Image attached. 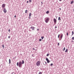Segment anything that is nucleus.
Returning <instances> with one entry per match:
<instances>
[{
	"label": "nucleus",
	"instance_id": "obj_34",
	"mask_svg": "<svg viewBox=\"0 0 74 74\" xmlns=\"http://www.w3.org/2000/svg\"><path fill=\"white\" fill-rule=\"evenodd\" d=\"M10 38V36H8V38Z\"/></svg>",
	"mask_w": 74,
	"mask_h": 74
},
{
	"label": "nucleus",
	"instance_id": "obj_18",
	"mask_svg": "<svg viewBox=\"0 0 74 74\" xmlns=\"http://www.w3.org/2000/svg\"><path fill=\"white\" fill-rule=\"evenodd\" d=\"M27 10H25V13L27 14Z\"/></svg>",
	"mask_w": 74,
	"mask_h": 74
},
{
	"label": "nucleus",
	"instance_id": "obj_27",
	"mask_svg": "<svg viewBox=\"0 0 74 74\" xmlns=\"http://www.w3.org/2000/svg\"><path fill=\"white\" fill-rule=\"evenodd\" d=\"M66 35L67 36H69V34L68 33V32H67Z\"/></svg>",
	"mask_w": 74,
	"mask_h": 74
},
{
	"label": "nucleus",
	"instance_id": "obj_19",
	"mask_svg": "<svg viewBox=\"0 0 74 74\" xmlns=\"http://www.w3.org/2000/svg\"><path fill=\"white\" fill-rule=\"evenodd\" d=\"M31 15H32V14H31V13H30L29 14V16L30 17L31 16Z\"/></svg>",
	"mask_w": 74,
	"mask_h": 74
},
{
	"label": "nucleus",
	"instance_id": "obj_13",
	"mask_svg": "<svg viewBox=\"0 0 74 74\" xmlns=\"http://www.w3.org/2000/svg\"><path fill=\"white\" fill-rule=\"evenodd\" d=\"M74 31H72V36H73V35L74 34Z\"/></svg>",
	"mask_w": 74,
	"mask_h": 74
},
{
	"label": "nucleus",
	"instance_id": "obj_11",
	"mask_svg": "<svg viewBox=\"0 0 74 74\" xmlns=\"http://www.w3.org/2000/svg\"><path fill=\"white\" fill-rule=\"evenodd\" d=\"M58 20L59 21H60V20H61V19H60V17H58Z\"/></svg>",
	"mask_w": 74,
	"mask_h": 74
},
{
	"label": "nucleus",
	"instance_id": "obj_44",
	"mask_svg": "<svg viewBox=\"0 0 74 74\" xmlns=\"http://www.w3.org/2000/svg\"><path fill=\"white\" fill-rule=\"evenodd\" d=\"M32 56H33V57H34V56H33V55H32Z\"/></svg>",
	"mask_w": 74,
	"mask_h": 74
},
{
	"label": "nucleus",
	"instance_id": "obj_21",
	"mask_svg": "<svg viewBox=\"0 0 74 74\" xmlns=\"http://www.w3.org/2000/svg\"><path fill=\"white\" fill-rule=\"evenodd\" d=\"M29 3H31L32 2V0H29Z\"/></svg>",
	"mask_w": 74,
	"mask_h": 74
},
{
	"label": "nucleus",
	"instance_id": "obj_28",
	"mask_svg": "<svg viewBox=\"0 0 74 74\" xmlns=\"http://www.w3.org/2000/svg\"><path fill=\"white\" fill-rule=\"evenodd\" d=\"M41 40H42L41 39H40L39 40V41H41Z\"/></svg>",
	"mask_w": 74,
	"mask_h": 74
},
{
	"label": "nucleus",
	"instance_id": "obj_1",
	"mask_svg": "<svg viewBox=\"0 0 74 74\" xmlns=\"http://www.w3.org/2000/svg\"><path fill=\"white\" fill-rule=\"evenodd\" d=\"M60 34H59L58 36V38H59V40L60 41L62 40V38L63 37V34H61L60 35Z\"/></svg>",
	"mask_w": 74,
	"mask_h": 74
},
{
	"label": "nucleus",
	"instance_id": "obj_17",
	"mask_svg": "<svg viewBox=\"0 0 74 74\" xmlns=\"http://www.w3.org/2000/svg\"><path fill=\"white\" fill-rule=\"evenodd\" d=\"M73 3H74V1H72L71 2V4H72Z\"/></svg>",
	"mask_w": 74,
	"mask_h": 74
},
{
	"label": "nucleus",
	"instance_id": "obj_36",
	"mask_svg": "<svg viewBox=\"0 0 74 74\" xmlns=\"http://www.w3.org/2000/svg\"><path fill=\"white\" fill-rule=\"evenodd\" d=\"M37 31H39V29H37Z\"/></svg>",
	"mask_w": 74,
	"mask_h": 74
},
{
	"label": "nucleus",
	"instance_id": "obj_31",
	"mask_svg": "<svg viewBox=\"0 0 74 74\" xmlns=\"http://www.w3.org/2000/svg\"><path fill=\"white\" fill-rule=\"evenodd\" d=\"M41 3L42 4H43V3H42V2H41Z\"/></svg>",
	"mask_w": 74,
	"mask_h": 74
},
{
	"label": "nucleus",
	"instance_id": "obj_41",
	"mask_svg": "<svg viewBox=\"0 0 74 74\" xmlns=\"http://www.w3.org/2000/svg\"><path fill=\"white\" fill-rule=\"evenodd\" d=\"M59 9H60V10H61V8H59Z\"/></svg>",
	"mask_w": 74,
	"mask_h": 74
},
{
	"label": "nucleus",
	"instance_id": "obj_42",
	"mask_svg": "<svg viewBox=\"0 0 74 74\" xmlns=\"http://www.w3.org/2000/svg\"><path fill=\"white\" fill-rule=\"evenodd\" d=\"M14 59H15V57H14V58H13V59H14Z\"/></svg>",
	"mask_w": 74,
	"mask_h": 74
},
{
	"label": "nucleus",
	"instance_id": "obj_33",
	"mask_svg": "<svg viewBox=\"0 0 74 74\" xmlns=\"http://www.w3.org/2000/svg\"><path fill=\"white\" fill-rule=\"evenodd\" d=\"M45 63L46 64H47V62L45 61Z\"/></svg>",
	"mask_w": 74,
	"mask_h": 74
},
{
	"label": "nucleus",
	"instance_id": "obj_7",
	"mask_svg": "<svg viewBox=\"0 0 74 74\" xmlns=\"http://www.w3.org/2000/svg\"><path fill=\"white\" fill-rule=\"evenodd\" d=\"M53 21H54V22L55 23H56L57 22V21L56 20V19L55 18H54L53 20Z\"/></svg>",
	"mask_w": 74,
	"mask_h": 74
},
{
	"label": "nucleus",
	"instance_id": "obj_37",
	"mask_svg": "<svg viewBox=\"0 0 74 74\" xmlns=\"http://www.w3.org/2000/svg\"><path fill=\"white\" fill-rule=\"evenodd\" d=\"M27 3H29V1H27Z\"/></svg>",
	"mask_w": 74,
	"mask_h": 74
},
{
	"label": "nucleus",
	"instance_id": "obj_43",
	"mask_svg": "<svg viewBox=\"0 0 74 74\" xmlns=\"http://www.w3.org/2000/svg\"><path fill=\"white\" fill-rule=\"evenodd\" d=\"M43 64L45 65V66L46 65H45L44 64V63H43Z\"/></svg>",
	"mask_w": 74,
	"mask_h": 74
},
{
	"label": "nucleus",
	"instance_id": "obj_20",
	"mask_svg": "<svg viewBox=\"0 0 74 74\" xmlns=\"http://www.w3.org/2000/svg\"><path fill=\"white\" fill-rule=\"evenodd\" d=\"M65 49H66V48H65V47H64L63 50V51H64Z\"/></svg>",
	"mask_w": 74,
	"mask_h": 74
},
{
	"label": "nucleus",
	"instance_id": "obj_32",
	"mask_svg": "<svg viewBox=\"0 0 74 74\" xmlns=\"http://www.w3.org/2000/svg\"><path fill=\"white\" fill-rule=\"evenodd\" d=\"M32 49H33V50H35V49H34V48H33Z\"/></svg>",
	"mask_w": 74,
	"mask_h": 74
},
{
	"label": "nucleus",
	"instance_id": "obj_6",
	"mask_svg": "<svg viewBox=\"0 0 74 74\" xmlns=\"http://www.w3.org/2000/svg\"><path fill=\"white\" fill-rule=\"evenodd\" d=\"M5 4H3L2 5V7L3 8H5Z\"/></svg>",
	"mask_w": 74,
	"mask_h": 74
},
{
	"label": "nucleus",
	"instance_id": "obj_45",
	"mask_svg": "<svg viewBox=\"0 0 74 74\" xmlns=\"http://www.w3.org/2000/svg\"><path fill=\"white\" fill-rule=\"evenodd\" d=\"M54 25H55V24H54Z\"/></svg>",
	"mask_w": 74,
	"mask_h": 74
},
{
	"label": "nucleus",
	"instance_id": "obj_23",
	"mask_svg": "<svg viewBox=\"0 0 74 74\" xmlns=\"http://www.w3.org/2000/svg\"><path fill=\"white\" fill-rule=\"evenodd\" d=\"M50 66H53V63H52L51 64H50Z\"/></svg>",
	"mask_w": 74,
	"mask_h": 74
},
{
	"label": "nucleus",
	"instance_id": "obj_12",
	"mask_svg": "<svg viewBox=\"0 0 74 74\" xmlns=\"http://www.w3.org/2000/svg\"><path fill=\"white\" fill-rule=\"evenodd\" d=\"M24 63H25V62H24V60H22V64H24Z\"/></svg>",
	"mask_w": 74,
	"mask_h": 74
},
{
	"label": "nucleus",
	"instance_id": "obj_4",
	"mask_svg": "<svg viewBox=\"0 0 74 74\" xmlns=\"http://www.w3.org/2000/svg\"><path fill=\"white\" fill-rule=\"evenodd\" d=\"M36 65L37 66H39L40 65V61H38L36 63Z\"/></svg>",
	"mask_w": 74,
	"mask_h": 74
},
{
	"label": "nucleus",
	"instance_id": "obj_25",
	"mask_svg": "<svg viewBox=\"0 0 74 74\" xmlns=\"http://www.w3.org/2000/svg\"><path fill=\"white\" fill-rule=\"evenodd\" d=\"M2 47L3 48H4V45H2Z\"/></svg>",
	"mask_w": 74,
	"mask_h": 74
},
{
	"label": "nucleus",
	"instance_id": "obj_5",
	"mask_svg": "<svg viewBox=\"0 0 74 74\" xmlns=\"http://www.w3.org/2000/svg\"><path fill=\"white\" fill-rule=\"evenodd\" d=\"M46 61H47V63H49L50 62V61H49V60L48 59V58H46Z\"/></svg>",
	"mask_w": 74,
	"mask_h": 74
},
{
	"label": "nucleus",
	"instance_id": "obj_9",
	"mask_svg": "<svg viewBox=\"0 0 74 74\" xmlns=\"http://www.w3.org/2000/svg\"><path fill=\"white\" fill-rule=\"evenodd\" d=\"M31 29H32L33 30L34 29V27H31Z\"/></svg>",
	"mask_w": 74,
	"mask_h": 74
},
{
	"label": "nucleus",
	"instance_id": "obj_38",
	"mask_svg": "<svg viewBox=\"0 0 74 74\" xmlns=\"http://www.w3.org/2000/svg\"><path fill=\"white\" fill-rule=\"evenodd\" d=\"M14 18H16V15H15L14 16Z\"/></svg>",
	"mask_w": 74,
	"mask_h": 74
},
{
	"label": "nucleus",
	"instance_id": "obj_30",
	"mask_svg": "<svg viewBox=\"0 0 74 74\" xmlns=\"http://www.w3.org/2000/svg\"><path fill=\"white\" fill-rule=\"evenodd\" d=\"M59 43H58V46H59Z\"/></svg>",
	"mask_w": 74,
	"mask_h": 74
},
{
	"label": "nucleus",
	"instance_id": "obj_47",
	"mask_svg": "<svg viewBox=\"0 0 74 74\" xmlns=\"http://www.w3.org/2000/svg\"><path fill=\"white\" fill-rule=\"evenodd\" d=\"M56 18H57V17H56Z\"/></svg>",
	"mask_w": 74,
	"mask_h": 74
},
{
	"label": "nucleus",
	"instance_id": "obj_3",
	"mask_svg": "<svg viewBox=\"0 0 74 74\" xmlns=\"http://www.w3.org/2000/svg\"><path fill=\"white\" fill-rule=\"evenodd\" d=\"M46 18H47L46 19ZM45 19L46 20H45V21L46 23H47L48 22H49V17H46L45 18Z\"/></svg>",
	"mask_w": 74,
	"mask_h": 74
},
{
	"label": "nucleus",
	"instance_id": "obj_35",
	"mask_svg": "<svg viewBox=\"0 0 74 74\" xmlns=\"http://www.w3.org/2000/svg\"><path fill=\"white\" fill-rule=\"evenodd\" d=\"M56 26L55 27V28H57V27L56 26Z\"/></svg>",
	"mask_w": 74,
	"mask_h": 74
},
{
	"label": "nucleus",
	"instance_id": "obj_24",
	"mask_svg": "<svg viewBox=\"0 0 74 74\" xmlns=\"http://www.w3.org/2000/svg\"><path fill=\"white\" fill-rule=\"evenodd\" d=\"M42 74V72H40L39 73V74Z\"/></svg>",
	"mask_w": 74,
	"mask_h": 74
},
{
	"label": "nucleus",
	"instance_id": "obj_8",
	"mask_svg": "<svg viewBox=\"0 0 74 74\" xmlns=\"http://www.w3.org/2000/svg\"><path fill=\"white\" fill-rule=\"evenodd\" d=\"M3 12H4L5 13L6 12H7V10L5 8H4L3 9Z\"/></svg>",
	"mask_w": 74,
	"mask_h": 74
},
{
	"label": "nucleus",
	"instance_id": "obj_14",
	"mask_svg": "<svg viewBox=\"0 0 74 74\" xmlns=\"http://www.w3.org/2000/svg\"><path fill=\"white\" fill-rule=\"evenodd\" d=\"M68 52V49H66L65 51V52Z\"/></svg>",
	"mask_w": 74,
	"mask_h": 74
},
{
	"label": "nucleus",
	"instance_id": "obj_10",
	"mask_svg": "<svg viewBox=\"0 0 74 74\" xmlns=\"http://www.w3.org/2000/svg\"><path fill=\"white\" fill-rule=\"evenodd\" d=\"M49 13V11H47L46 12V13L47 14H48V13Z\"/></svg>",
	"mask_w": 74,
	"mask_h": 74
},
{
	"label": "nucleus",
	"instance_id": "obj_39",
	"mask_svg": "<svg viewBox=\"0 0 74 74\" xmlns=\"http://www.w3.org/2000/svg\"><path fill=\"white\" fill-rule=\"evenodd\" d=\"M62 0H59L60 1H62Z\"/></svg>",
	"mask_w": 74,
	"mask_h": 74
},
{
	"label": "nucleus",
	"instance_id": "obj_16",
	"mask_svg": "<svg viewBox=\"0 0 74 74\" xmlns=\"http://www.w3.org/2000/svg\"><path fill=\"white\" fill-rule=\"evenodd\" d=\"M44 36H42L41 37V38L42 40H43V39H44Z\"/></svg>",
	"mask_w": 74,
	"mask_h": 74
},
{
	"label": "nucleus",
	"instance_id": "obj_15",
	"mask_svg": "<svg viewBox=\"0 0 74 74\" xmlns=\"http://www.w3.org/2000/svg\"><path fill=\"white\" fill-rule=\"evenodd\" d=\"M9 64H10L11 63V59H9Z\"/></svg>",
	"mask_w": 74,
	"mask_h": 74
},
{
	"label": "nucleus",
	"instance_id": "obj_26",
	"mask_svg": "<svg viewBox=\"0 0 74 74\" xmlns=\"http://www.w3.org/2000/svg\"><path fill=\"white\" fill-rule=\"evenodd\" d=\"M72 40H74V37H73L72 38Z\"/></svg>",
	"mask_w": 74,
	"mask_h": 74
},
{
	"label": "nucleus",
	"instance_id": "obj_22",
	"mask_svg": "<svg viewBox=\"0 0 74 74\" xmlns=\"http://www.w3.org/2000/svg\"><path fill=\"white\" fill-rule=\"evenodd\" d=\"M49 55V54H47L46 56H48Z\"/></svg>",
	"mask_w": 74,
	"mask_h": 74
},
{
	"label": "nucleus",
	"instance_id": "obj_46",
	"mask_svg": "<svg viewBox=\"0 0 74 74\" xmlns=\"http://www.w3.org/2000/svg\"><path fill=\"white\" fill-rule=\"evenodd\" d=\"M73 11H74V10H73Z\"/></svg>",
	"mask_w": 74,
	"mask_h": 74
},
{
	"label": "nucleus",
	"instance_id": "obj_29",
	"mask_svg": "<svg viewBox=\"0 0 74 74\" xmlns=\"http://www.w3.org/2000/svg\"><path fill=\"white\" fill-rule=\"evenodd\" d=\"M8 31H9V32H10V29H9Z\"/></svg>",
	"mask_w": 74,
	"mask_h": 74
},
{
	"label": "nucleus",
	"instance_id": "obj_40",
	"mask_svg": "<svg viewBox=\"0 0 74 74\" xmlns=\"http://www.w3.org/2000/svg\"><path fill=\"white\" fill-rule=\"evenodd\" d=\"M31 18V17H30H30L29 16V18L30 19Z\"/></svg>",
	"mask_w": 74,
	"mask_h": 74
},
{
	"label": "nucleus",
	"instance_id": "obj_2",
	"mask_svg": "<svg viewBox=\"0 0 74 74\" xmlns=\"http://www.w3.org/2000/svg\"><path fill=\"white\" fill-rule=\"evenodd\" d=\"M22 64V62L20 61L19 63L18 62L17 63V66H19V67H21Z\"/></svg>",
	"mask_w": 74,
	"mask_h": 74
}]
</instances>
